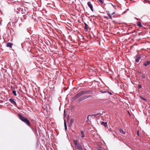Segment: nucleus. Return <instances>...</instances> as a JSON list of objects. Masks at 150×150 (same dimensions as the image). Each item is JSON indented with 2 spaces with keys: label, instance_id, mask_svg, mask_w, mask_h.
I'll return each mask as SVG.
<instances>
[{
  "label": "nucleus",
  "instance_id": "f257e3e1",
  "mask_svg": "<svg viewBox=\"0 0 150 150\" xmlns=\"http://www.w3.org/2000/svg\"><path fill=\"white\" fill-rule=\"evenodd\" d=\"M21 11L23 14V19H26L28 13V11L27 8H26L23 7L21 8Z\"/></svg>",
  "mask_w": 150,
  "mask_h": 150
},
{
  "label": "nucleus",
  "instance_id": "f03ea898",
  "mask_svg": "<svg viewBox=\"0 0 150 150\" xmlns=\"http://www.w3.org/2000/svg\"><path fill=\"white\" fill-rule=\"evenodd\" d=\"M18 116L20 120L24 122L28 125H30V122L27 118L23 117L22 115L20 114H18Z\"/></svg>",
  "mask_w": 150,
  "mask_h": 150
},
{
  "label": "nucleus",
  "instance_id": "7ed1b4c3",
  "mask_svg": "<svg viewBox=\"0 0 150 150\" xmlns=\"http://www.w3.org/2000/svg\"><path fill=\"white\" fill-rule=\"evenodd\" d=\"M74 143L76 148L79 150H83L81 144L80 143H78L77 140H73Z\"/></svg>",
  "mask_w": 150,
  "mask_h": 150
},
{
  "label": "nucleus",
  "instance_id": "20e7f679",
  "mask_svg": "<svg viewBox=\"0 0 150 150\" xmlns=\"http://www.w3.org/2000/svg\"><path fill=\"white\" fill-rule=\"evenodd\" d=\"M82 95L81 92H80L77 93L73 98V100H75L77 98H79L80 96Z\"/></svg>",
  "mask_w": 150,
  "mask_h": 150
},
{
  "label": "nucleus",
  "instance_id": "39448f33",
  "mask_svg": "<svg viewBox=\"0 0 150 150\" xmlns=\"http://www.w3.org/2000/svg\"><path fill=\"white\" fill-rule=\"evenodd\" d=\"M87 5L89 7L92 11H93V6L91 2L90 1L88 2H87Z\"/></svg>",
  "mask_w": 150,
  "mask_h": 150
},
{
  "label": "nucleus",
  "instance_id": "423d86ee",
  "mask_svg": "<svg viewBox=\"0 0 150 150\" xmlns=\"http://www.w3.org/2000/svg\"><path fill=\"white\" fill-rule=\"evenodd\" d=\"M81 92L82 95H83L89 93L90 92V91L88 90H86L85 91H83Z\"/></svg>",
  "mask_w": 150,
  "mask_h": 150
},
{
  "label": "nucleus",
  "instance_id": "0eeeda50",
  "mask_svg": "<svg viewBox=\"0 0 150 150\" xmlns=\"http://www.w3.org/2000/svg\"><path fill=\"white\" fill-rule=\"evenodd\" d=\"M143 65L145 67H147L148 66L150 65V61H148L145 62L144 63Z\"/></svg>",
  "mask_w": 150,
  "mask_h": 150
},
{
  "label": "nucleus",
  "instance_id": "6e6552de",
  "mask_svg": "<svg viewBox=\"0 0 150 150\" xmlns=\"http://www.w3.org/2000/svg\"><path fill=\"white\" fill-rule=\"evenodd\" d=\"M100 123L101 125H103L105 128H107L108 127L107 122H104L103 121H100Z\"/></svg>",
  "mask_w": 150,
  "mask_h": 150
},
{
  "label": "nucleus",
  "instance_id": "1a4fd4ad",
  "mask_svg": "<svg viewBox=\"0 0 150 150\" xmlns=\"http://www.w3.org/2000/svg\"><path fill=\"white\" fill-rule=\"evenodd\" d=\"M9 100L12 104L16 105V103L13 99L12 98H10L9 99Z\"/></svg>",
  "mask_w": 150,
  "mask_h": 150
},
{
  "label": "nucleus",
  "instance_id": "9d476101",
  "mask_svg": "<svg viewBox=\"0 0 150 150\" xmlns=\"http://www.w3.org/2000/svg\"><path fill=\"white\" fill-rule=\"evenodd\" d=\"M12 44L10 42L7 43L6 44L7 47L10 48H12Z\"/></svg>",
  "mask_w": 150,
  "mask_h": 150
},
{
  "label": "nucleus",
  "instance_id": "9b49d317",
  "mask_svg": "<svg viewBox=\"0 0 150 150\" xmlns=\"http://www.w3.org/2000/svg\"><path fill=\"white\" fill-rule=\"evenodd\" d=\"M84 99H85V98L84 96H83V97L80 98L78 100L77 102H80Z\"/></svg>",
  "mask_w": 150,
  "mask_h": 150
},
{
  "label": "nucleus",
  "instance_id": "f8f14e48",
  "mask_svg": "<svg viewBox=\"0 0 150 150\" xmlns=\"http://www.w3.org/2000/svg\"><path fill=\"white\" fill-rule=\"evenodd\" d=\"M140 56H136V58L135 59V62H138L139 61V60L140 59Z\"/></svg>",
  "mask_w": 150,
  "mask_h": 150
},
{
  "label": "nucleus",
  "instance_id": "ddd939ff",
  "mask_svg": "<svg viewBox=\"0 0 150 150\" xmlns=\"http://www.w3.org/2000/svg\"><path fill=\"white\" fill-rule=\"evenodd\" d=\"M119 130L121 133H122L123 134H125L126 133L125 132L123 131L122 129L121 128H119Z\"/></svg>",
  "mask_w": 150,
  "mask_h": 150
},
{
  "label": "nucleus",
  "instance_id": "4468645a",
  "mask_svg": "<svg viewBox=\"0 0 150 150\" xmlns=\"http://www.w3.org/2000/svg\"><path fill=\"white\" fill-rule=\"evenodd\" d=\"M137 25L139 27H142V25L141 23V22H138L137 23Z\"/></svg>",
  "mask_w": 150,
  "mask_h": 150
},
{
  "label": "nucleus",
  "instance_id": "2eb2a0df",
  "mask_svg": "<svg viewBox=\"0 0 150 150\" xmlns=\"http://www.w3.org/2000/svg\"><path fill=\"white\" fill-rule=\"evenodd\" d=\"M84 24L85 26L84 27V28L86 30H88V28H89V27L88 26V25L85 23H84Z\"/></svg>",
  "mask_w": 150,
  "mask_h": 150
},
{
  "label": "nucleus",
  "instance_id": "dca6fc26",
  "mask_svg": "<svg viewBox=\"0 0 150 150\" xmlns=\"http://www.w3.org/2000/svg\"><path fill=\"white\" fill-rule=\"evenodd\" d=\"M74 118H71V119L70 122V124L71 125H72L73 123V122H74Z\"/></svg>",
  "mask_w": 150,
  "mask_h": 150
},
{
  "label": "nucleus",
  "instance_id": "f3484780",
  "mask_svg": "<svg viewBox=\"0 0 150 150\" xmlns=\"http://www.w3.org/2000/svg\"><path fill=\"white\" fill-rule=\"evenodd\" d=\"M84 96L85 99L92 97L91 96V95H88V96Z\"/></svg>",
  "mask_w": 150,
  "mask_h": 150
},
{
  "label": "nucleus",
  "instance_id": "a211bd4d",
  "mask_svg": "<svg viewBox=\"0 0 150 150\" xmlns=\"http://www.w3.org/2000/svg\"><path fill=\"white\" fill-rule=\"evenodd\" d=\"M81 137H82V138H83L84 137V132L83 131H81Z\"/></svg>",
  "mask_w": 150,
  "mask_h": 150
},
{
  "label": "nucleus",
  "instance_id": "6ab92c4d",
  "mask_svg": "<svg viewBox=\"0 0 150 150\" xmlns=\"http://www.w3.org/2000/svg\"><path fill=\"white\" fill-rule=\"evenodd\" d=\"M107 6L108 7H110L111 6H113V5L111 3H109L107 5Z\"/></svg>",
  "mask_w": 150,
  "mask_h": 150
},
{
  "label": "nucleus",
  "instance_id": "aec40b11",
  "mask_svg": "<svg viewBox=\"0 0 150 150\" xmlns=\"http://www.w3.org/2000/svg\"><path fill=\"white\" fill-rule=\"evenodd\" d=\"M97 150H102V148L101 146H99L97 148Z\"/></svg>",
  "mask_w": 150,
  "mask_h": 150
},
{
  "label": "nucleus",
  "instance_id": "412c9836",
  "mask_svg": "<svg viewBox=\"0 0 150 150\" xmlns=\"http://www.w3.org/2000/svg\"><path fill=\"white\" fill-rule=\"evenodd\" d=\"M140 98H142V99L144 100H146V99L145 98H144L143 96H140Z\"/></svg>",
  "mask_w": 150,
  "mask_h": 150
},
{
  "label": "nucleus",
  "instance_id": "4be33fe9",
  "mask_svg": "<svg viewBox=\"0 0 150 150\" xmlns=\"http://www.w3.org/2000/svg\"><path fill=\"white\" fill-rule=\"evenodd\" d=\"M99 114H100V115H102V114H93V115H92L91 116V115H90V116H91V117H93V116H97V115H99Z\"/></svg>",
  "mask_w": 150,
  "mask_h": 150
},
{
  "label": "nucleus",
  "instance_id": "5701e85b",
  "mask_svg": "<svg viewBox=\"0 0 150 150\" xmlns=\"http://www.w3.org/2000/svg\"><path fill=\"white\" fill-rule=\"evenodd\" d=\"M12 93L15 96H17V94H16V91H13H13Z\"/></svg>",
  "mask_w": 150,
  "mask_h": 150
},
{
  "label": "nucleus",
  "instance_id": "b1692460",
  "mask_svg": "<svg viewBox=\"0 0 150 150\" xmlns=\"http://www.w3.org/2000/svg\"><path fill=\"white\" fill-rule=\"evenodd\" d=\"M107 91H106L102 90L100 92L102 93H107Z\"/></svg>",
  "mask_w": 150,
  "mask_h": 150
},
{
  "label": "nucleus",
  "instance_id": "393cba45",
  "mask_svg": "<svg viewBox=\"0 0 150 150\" xmlns=\"http://www.w3.org/2000/svg\"><path fill=\"white\" fill-rule=\"evenodd\" d=\"M142 79H144L145 78V75L143 74L142 75Z\"/></svg>",
  "mask_w": 150,
  "mask_h": 150
},
{
  "label": "nucleus",
  "instance_id": "a878e982",
  "mask_svg": "<svg viewBox=\"0 0 150 150\" xmlns=\"http://www.w3.org/2000/svg\"><path fill=\"white\" fill-rule=\"evenodd\" d=\"M107 93H109V94L110 95H112V93L111 92H109V91H107Z\"/></svg>",
  "mask_w": 150,
  "mask_h": 150
},
{
  "label": "nucleus",
  "instance_id": "bb28decb",
  "mask_svg": "<svg viewBox=\"0 0 150 150\" xmlns=\"http://www.w3.org/2000/svg\"><path fill=\"white\" fill-rule=\"evenodd\" d=\"M109 16V18L110 19H112V17L111 15H109V16Z\"/></svg>",
  "mask_w": 150,
  "mask_h": 150
},
{
  "label": "nucleus",
  "instance_id": "cd10ccee",
  "mask_svg": "<svg viewBox=\"0 0 150 150\" xmlns=\"http://www.w3.org/2000/svg\"><path fill=\"white\" fill-rule=\"evenodd\" d=\"M107 13L108 14V16H109V15H110V13L108 11H107Z\"/></svg>",
  "mask_w": 150,
  "mask_h": 150
},
{
  "label": "nucleus",
  "instance_id": "c85d7f7f",
  "mask_svg": "<svg viewBox=\"0 0 150 150\" xmlns=\"http://www.w3.org/2000/svg\"><path fill=\"white\" fill-rule=\"evenodd\" d=\"M139 88L140 89L142 88V86L140 85H139L138 86Z\"/></svg>",
  "mask_w": 150,
  "mask_h": 150
},
{
  "label": "nucleus",
  "instance_id": "c756f323",
  "mask_svg": "<svg viewBox=\"0 0 150 150\" xmlns=\"http://www.w3.org/2000/svg\"><path fill=\"white\" fill-rule=\"evenodd\" d=\"M64 126H67L66 122V121L65 120H64Z\"/></svg>",
  "mask_w": 150,
  "mask_h": 150
},
{
  "label": "nucleus",
  "instance_id": "7c9ffc66",
  "mask_svg": "<svg viewBox=\"0 0 150 150\" xmlns=\"http://www.w3.org/2000/svg\"><path fill=\"white\" fill-rule=\"evenodd\" d=\"M21 20L22 22H23L24 21V20L23 19V18L21 17Z\"/></svg>",
  "mask_w": 150,
  "mask_h": 150
},
{
  "label": "nucleus",
  "instance_id": "2f4dec72",
  "mask_svg": "<svg viewBox=\"0 0 150 150\" xmlns=\"http://www.w3.org/2000/svg\"><path fill=\"white\" fill-rule=\"evenodd\" d=\"M139 131H137V134L138 136H139Z\"/></svg>",
  "mask_w": 150,
  "mask_h": 150
},
{
  "label": "nucleus",
  "instance_id": "473e14b6",
  "mask_svg": "<svg viewBox=\"0 0 150 150\" xmlns=\"http://www.w3.org/2000/svg\"><path fill=\"white\" fill-rule=\"evenodd\" d=\"M64 127H65V129L66 130H67V126H64Z\"/></svg>",
  "mask_w": 150,
  "mask_h": 150
},
{
  "label": "nucleus",
  "instance_id": "72a5a7b5",
  "mask_svg": "<svg viewBox=\"0 0 150 150\" xmlns=\"http://www.w3.org/2000/svg\"><path fill=\"white\" fill-rule=\"evenodd\" d=\"M104 17L105 18H106L107 19H108V17H107V16H104Z\"/></svg>",
  "mask_w": 150,
  "mask_h": 150
},
{
  "label": "nucleus",
  "instance_id": "f704fd0d",
  "mask_svg": "<svg viewBox=\"0 0 150 150\" xmlns=\"http://www.w3.org/2000/svg\"><path fill=\"white\" fill-rule=\"evenodd\" d=\"M115 13V12L114 11H113L112 13V15H113Z\"/></svg>",
  "mask_w": 150,
  "mask_h": 150
},
{
  "label": "nucleus",
  "instance_id": "c9c22d12",
  "mask_svg": "<svg viewBox=\"0 0 150 150\" xmlns=\"http://www.w3.org/2000/svg\"><path fill=\"white\" fill-rule=\"evenodd\" d=\"M113 135L114 136V137H115V135L114 134V133L113 134Z\"/></svg>",
  "mask_w": 150,
  "mask_h": 150
},
{
  "label": "nucleus",
  "instance_id": "e433bc0d",
  "mask_svg": "<svg viewBox=\"0 0 150 150\" xmlns=\"http://www.w3.org/2000/svg\"><path fill=\"white\" fill-rule=\"evenodd\" d=\"M134 19H136L137 20H138V18H134Z\"/></svg>",
  "mask_w": 150,
  "mask_h": 150
},
{
  "label": "nucleus",
  "instance_id": "4c0bfd02",
  "mask_svg": "<svg viewBox=\"0 0 150 150\" xmlns=\"http://www.w3.org/2000/svg\"><path fill=\"white\" fill-rule=\"evenodd\" d=\"M21 45H22V43L21 44ZM22 48H23V47L22 46Z\"/></svg>",
  "mask_w": 150,
  "mask_h": 150
},
{
  "label": "nucleus",
  "instance_id": "58836bf2",
  "mask_svg": "<svg viewBox=\"0 0 150 150\" xmlns=\"http://www.w3.org/2000/svg\"><path fill=\"white\" fill-rule=\"evenodd\" d=\"M85 150H86V148H84Z\"/></svg>",
  "mask_w": 150,
  "mask_h": 150
},
{
  "label": "nucleus",
  "instance_id": "ea45409f",
  "mask_svg": "<svg viewBox=\"0 0 150 150\" xmlns=\"http://www.w3.org/2000/svg\"><path fill=\"white\" fill-rule=\"evenodd\" d=\"M21 9H19V10H21ZM19 11H20V10H19Z\"/></svg>",
  "mask_w": 150,
  "mask_h": 150
}]
</instances>
